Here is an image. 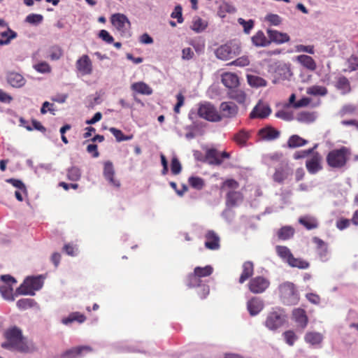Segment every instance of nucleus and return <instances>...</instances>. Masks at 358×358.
<instances>
[{
  "instance_id": "obj_28",
  "label": "nucleus",
  "mask_w": 358,
  "mask_h": 358,
  "mask_svg": "<svg viewBox=\"0 0 358 358\" xmlns=\"http://www.w3.org/2000/svg\"><path fill=\"white\" fill-rule=\"evenodd\" d=\"M131 89L136 93L143 95H150L152 94V89L144 82H136L131 85Z\"/></svg>"
},
{
  "instance_id": "obj_58",
  "label": "nucleus",
  "mask_w": 358,
  "mask_h": 358,
  "mask_svg": "<svg viewBox=\"0 0 358 358\" xmlns=\"http://www.w3.org/2000/svg\"><path fill=\"white\" fill-rule=\"evenodd\" d=\"M238 22L241 25L243 26L244 32L245 34H249L254 27V21L252 20L245 21L243 18H238Z\"/></svg>"
},
{
  "instance_id": "obj_24",
  "label": "nucleus",
  "mask_w": 358,
  "mask_h": 358,
  "mask_svg": "<svg viewBox=\"0 0 358 358\" xmlns=\"http://www.w3.org/2000/svg\"><path fill=\"white\" fill-rule=\"evenodd\" d=\"M7 80L13 87H21L25 84L24 77L16 72H10L7 76Z\"/></svg>"
},
{
  "instance_id": "obj_14",
  "label": "nucleus",
  "mask_w": 358,
  "mask_h": 358,
  "mask_svg": "<svg viewBox=\"0 0 358 358\" xmlns=\"http://www.w3.org/2000/svg\"><path fill=\"white\" fill-rule=\"evenodd\" d=\"M77 70L82 75H90L92 73V62L87 55H83L76 63Z\"/></svg>"
},
{
  "instance_id": "obj_6",
  "label": "nucleus",
  "mask_w": 358,
  "mask_h": 358,
  "mask_svg": "<svg viewBox=\"0 0 358 358\" xmlns=\"http://www.w3.org/2000/svg\"><path fill=\"white\" fill-rule=\"evenodd\" d=\"M111 23L122 36H130L131 23L126 15L116 13L111 17Z\"/></svg>"
},
{
  "instance_id": "obj_29",
  "label": "nucleus",
  "mask_w": 358,
  "mask_h": 358,
  "mask_svg": "<svg viewBox=\"0 0 358 358\" xmlns=\"http://www.w3.org/2000/svg\"><path fill=\"white\" fill-rule=\"evenodd\" d=\"M297 61L305 68L310 71H315L317 68L315 60L308 55H301L297 57Z\"/></svg>"
},
{
  "instance_id": "obj_49",
  "label": "nucleus",
  "mask_w": 358,
  "mask_h": 358,
  "mask_svg": "<svg viewBox=\"0 0 358 358\" xmlns=\"http://www.w3.org/2000/svg\"><path fill=\"white\" fill-rule=\"evenodd\" d=\"M35 303L32 299H21L17 301V306L19 309L26 310L33 307Z\"/></svg>"
},
{
  "instance_id": "obj_46",
  "label": "nucleus",
  "mask_w": 358,
  "mask_h": 358,
  "mask_svg": "<svg viewBox=\"0 0 358 358\" xmlns=\"http://www.w3.org/2000/svg\"><path fill=\"white\" fill-rule=\"evenodd\" d=\"M188 182L192 188L198 190L203 189L205 185L203 179L198 176L189 177L188 179Z\"/></svg>"
},
{
  "instance_id": "obj_59",
  "label": "nucleus",
  "mask_w": 358,
  "mask_h": 358,
  "mask_svg": "<svg viewBox=\"0 0 358 358\" xmlns=\"http://www.w3.org/2000/svg\"><path fill=\"white\" fill-rule=\"evenodd\" d=\"M182 169L180 162L176 157L171 159V170L173 175H178L180 173Z\"/></svg>"
},
{
  "instance_id": "obj_19",
  "label": "nucleus",
  "mask_w": 358,
  "mask_h": 358,
  "mask_svg": "<svg viewBox=\"0 0 358 358\" xmlns=\"http://www.w3.org/2000/svg\"><path fill=\"white\" fill-rule=\"evenodd\" d=\"M268 36L269 41L277 44H282L288 42L290 40L289 35L286 33H282L277 30L268 29Z\"/></svg>"
},
{
  "instance_id": "obj_60",
  "label": "nucleus",
  "mask_w": 358,
  "mask_h": 358,
  "mask_svg": "<svg viewBox=\"0 0 358 358\" xmlns=\"http://www.w3.org/2000/svg\"><path fill=\"white\" fill-rule=\"evenodd\" d=\"M273 180L277 182H282L287 178V174L282 169H277L273 174Z\"/></svg>"
},
{
  "instance_id": "obj_30",
  "label": "nucleus",
  "mask_w": 358,
  "mask_h": 358,
  "mask_svg": "<svg viewBox=\"0 0 358 358\" xmlns=\"http://www.w3.org/2000/svg\"><path fill=\"white\" fill-rule=\"evenodd\" d=\"M252 43L257 47H264L271 43V41L266 38L262 31H258L252 37Z\"/></svg>"
},
{
  "instance_id": "obj_2",
  "label": "nucleus",
  "mask_w": 358,
  "mask_h": 358,
  "mask_svg": "<svg viewBox=\"0 0 358 358\" xmlns=\"http://www.w3.org/2000/svg\"><path fill=\"white\" fill-rule=\"evenodd\" d=\"M350 154L349 149L345 146L332 150L327 155V163L333 169H341L346 165Z\"/></svg>"
},
{
  "instance_id": "obj_27",
  "label": "nucleus",
  "mask_w": 358,
  "mask_h": 358,
  "mask_svg": "<svg viewBox=\"0 0 358 358\" xmlns=\"http://www.w3.org/2000/svg\"><path fill=\"white\" fill-rule=\"evenodd\" d=\"M85 320L86 317L84 314L80 312H73L70 313L68 317L62 318V322L65 325H68L74 322L82 324Z\"/></svg>"
},
{
  "instance_id": "obj_62",
  "label": "nucleus",
  "mask_w": 358,
  "mask_h": 358,
  "mask_svg": "<svg viewBox=\"0 0 358 358\" xmlns=\"http://www.w3.org/2000/svg\"><path fill=\"white\" fill-rule=\"evenodd\" d=\"M210 293L209 286L205 284H201L199 287L197 294L201 299H206Z\"/></svg>"
},
{
  "instance_id": "obj_1",
  "label": "nucleus",
  "mask_w": 358,
  "mask_h": 358,
  "mask_svg": "<svg viewBox=\"0 0 358 358\" xmlns=\"http://www.w3.org/2000/svg\"><path fill=\"white\" fill-rule=\"evenodd\" d=\"M6 341L1 343V347L5 349L15 350L22 352H27L29 348L27 342L22 336V331L17 327L8 329L4 332Z\"/></svg>"
},
{
  "instance_id": "obj_31",
  "label": "nucleus",
  "mask_w": 358,
  "mask_h": 358,
  "mask_svg": "<svg viewBox=\"0 0 358 358\" xmlns=\"http://www.w3.org/2000/svg\"><path fill=\"white\" fill-rule=\"evenodd\" d=\"M227 94L229 98L236 101L239 103H243L246 99L245 93L238 87L229 90Z\"/></svg>"
},
{
  "instance_id": "obj_61",
  "label": "nucleus",
  "mask_w": 358,
  "mask_h": 358,
  "mask_svg": "<svg viewBox=\"0 0 358 358\" xmlns=\"http://www.w3.org/2000/svg\"><path fill=\"white\" fill-rule=\"evenodd\" d=\"M34 69L36 71L40 73H50L51 71V67L50 65L45 62H43L41 63H38L34 66Z\"/></svg>"
},
{
  "instance_id": "obj_63",
  "label": "nucleus",
  "mask_w": 358,
  "mask_h": 358,
  "mask_svg": "<svg viewBox=\"0 0 358 358\" xmlns=\"http://www.w3.org/2000/svg\"><path fill=\"white\" fill-rule=\"evenodd\" d=\"M171 16L173 18H176L178 23H182L183 22L182 7L180 5L176 6Z\"/></svg>"
},
{
  "instance_id": "obj_20",
  "label": "nucleus",
  "mask_w": 358,
  "mask_h": 358,
  "mask_svg": "<svg viewBox=\"0 0 358 358\" xmlns=\"http://www.w3.org/2000/svg\"><path fill=\"white\" fill-rule=\"evenodd\" d=\"M220 110L223 117L231 118L237 115L238 108L233 102H222L220 105Z\"/></svg>"
},
{
  "instance_id": "obj_16",
  "label": "nucleus",
  "mask_w": 358,
  "mask_h": 358,
  "mask_svg": "<svg viewBox=\"0 0 358 358\" xmlns=\"http://www.w3.org/2000/svg\"><path fill=\"white\" fill-rule=\"evenodd\" d=\"M92 351L90 346H78L65 351L57 358H78L83 353H88Z\"/></svg>"
},
{
  "instance_id": "obj_33",
  "label": "nucleus",
  "mask_w": 358,
  "mask_h": 358,
  "mask_svg": "<svg viewBox=\"0 0 358 358\" xmlns=\"http://www.w3.org/2000/svg\"><path fill=\"white\" fill-rule=\"evenodd\" d=\"M305 341L306 343L312 345H320L322 340L323 336L321 334L317 332H308L305 335Z\"/></svg>"
},
{
  "instance_id": "obj_37",
  "label": "nucleus",
  "mask_w": 358,
  "mask_h": 358,
  "mask_svg": "<svg viewBox=\"0 0 358 358\" xmlns=\"http://www.w3.org/2000/svg\"><path fill=\"white\" fill-rule=\"evenodd\" d=\"M291 267H296L300 269H306L310 266V264L303 259L295 258L294 255L287 263Z\"/></svg>"
},
{
  "instance_id": "obj_5",
  "label": "nucleus",
  "mask_w": 358,
  "mask_h": 358,
  "mask_svg": "<svg viewBox=\"0 0 358 358\" xmlns=\"http://www.w3.org/2000/svg\"><path fill=\"white\" fill-rule=\"evenodd\" d=\"M42 286L43 282L39 277H28L16 289V292L22 295H34V291L40 289Z\"/></svg>"
},
{
  "instance_id": "obj_40",
  "label": "nucleus",
  "mask_w": 358,
  "mask_h": 358,
  "mask_svg": "<svg viewBox=\"0 0 358 358\" xmlns=\"http://www.w3.org/2000/svg\"><path fill=\"white\" fill-rule=\"evenodd\" d=\"M308 94L313 96H325L328 90L325 87L320 85H313L307 89Z\"/></svg>"
},
{
  "instance_id": "obj_36",
  "label": "nucleus",
  "mask_w": 358,
  "mask_h": 358,
  "mask_svg": "<svg viewBox=\"0 0 358 358\" xmlns=\"http://www.w3.org/2000/svg\"><path fill=\"white\" fill-rule=\"evenodd\" d=\"M0 36V45H7L12 39L17 37V33L8 28L6 31L1 32Z\"/></svg>"
},
{
  "instance_id": "obj_45",
  "label": "nucleus",
  "mask_w": 358,
  "mask_h": 358,
  "mask_svg": "<svg viewBox=\"0 0 358 358\" xmlns=\"http://www.w3.org/2000/svg\"><path fill=\"white\" fill-rule=\"evenodd\" d=\"M249 136L248 132L242 129L234 135V140L237 144L243 146L245 145Z\"/></svg>"
},
{
  "instance_id": "obj_13",
  "label": "nucleus",
  "mask_w": 358,
  "mask_h": 358,
  "mask_svg": "<svg viewBox=\"0 0 358 358\" xmlns=\"http://www.w3.org/2000/svg\"><path fill=\"white\" fill-rule=\"evenodd\" d=\"M271 109L267 104H265L262 101H259L250 113V118L264 119L266 118L271 114Z\"/></svg>"
},
{
  "instance_id": "obj_32",
  "label": "nucleus",
  "mask_w": 358,
  "mask_h": 358,
  "mask_svg": "<svg viewBox=\"0 0 358 358\" xmlns=\"http://www.w3.org/2000/svg\"><path fill=\"white\" fill-rule=\"evenodd\" d=\"M275 252L278 256L287 263L289 262L293 256L290 250L287 247L283 245H277L275 247Z\"/></svg>"
},
{
  "instance_id": "obj_55",
  "label": "nucleus",
  "mask_w": 358,
  "mask_h": 358,
  "mask_svg": "<svg viewBox=\"0 0 358 358\" xmlns=\"http://www.w3.org/2000/svg\"><path fill=\"white\" fill-rule=\"evenodd\" d=\"M283 336L285 342L290 346H292L297 339L296 335L292 330L285 331L283 333Z\"/></svg>"
},
{
  "instance_id": "obj_12",
  "label": "nucleus",
  "mask_w": 358,
  "mask_h": 358,
  "mask_svg": "<svg viewBox=\"0 0 358 358\" xmlns=\"http://www.w3.org/2000/svg\"><path fill=\"white\" fill-rule=\"evenodd\" d=\"M103 174L110 185L115 188L120 187V182L115 178V169L111 162L107 161L104 163Z\"/></svg>"
},
{
  "instance_id": "obj_38",
  "label": "nucleus",
  "mask_w": 358,
  "mask_h": 358,
  "mask_svg": "<svg viewBox=\"0 0 358 358\" xmlns=\"http://www.w3.org/2000/svg\"><path fill=\"white\" fill-rule=\"evenodd\" d=\"M247 78L249 85L252 87H264L267 84L266 80L257 76L249 75Z\"/></svg>"
},
{
  "instance_id": "obj_35",
  "label": "nucleus",
  "mask_w": 358,
  "mask_h": 358,
  "mask_svg": "<svg viewBox=\"0 0 358 358\" xmlns=\"http://www.w3.org/2000/svg\"><path fill=\"white\" fill-rule=\"evenodd\" d=\"M299 222L308 230L316 229L318 227V222L317 220L313 217H301L299 218Z\"/></svg>"
},
{
  "instance_id": "obj_39",
  "label": "nucleus",
  "mask_w": 358,
  "mask_h": 358,
  "mask_svg": "<svg viewBox=\"0 0 358 358\" xmlns=\"http://www.w3.org/2000/svg\"><path fill=\"white\" fill-rule=\"evenodd\" d=\"M63 55V50L57 45L50 47L48 50V57L52 60H58Z\"/></svg>"
},
{
  "instance_id": "obj_22",
  "label": "nucleus",
  "mask_w": 358,
  "mask_h": 358,
  "mask_svg": "<svg viewBox=\"0 0 358 358\" xmlns=\"http://www.w3.org/2000/svg\"><path fill=\"white\" fill-rule=\"evenodd\" d=\"M242 273L238 282L241 284L245 282L254 274V264L250 261L245 262L242 266Z\"/></svg>"
},
{
  "instance_id": "obj_51",
  "label": "nucleus",
  "mask_w": 358,
  "mask_h": 358,
  "mask_svg": "<svg viewBox=\"0 0 358 358\" xmlns=\"http://www.w3.org/2000/svg\"><path fill=\"white\" fill-rule=\"evenodd\" d=\"M81 176L80 170L77 167H71L68 169L67 178L72 181H77L80 179Z\"/></svg>"
},
{
  "instance_id": "obj_18",
  "label": "nucleus",
  "mask_w": 358,
  "mask_h": 358,
  "mask_svg": "<svg viewBox=\"0 0 358 358\" xmlns=\"http://www.w3.org/2000/svg\"><path fill=\"white\" fill-rule=\"evenodd\" d=\"M222 83L229 89V91L236 88L239 85V79L237 75L231 72H226L222 74Z\"/></svg>"
},
{
  "instance_id": "obj_43",
  "label": "nucleus",
  "mask_w": 358,
  "mask_h": 358,
  "mask_svg": "<svg viewBox=\"0 0 358 358\" xmlns=\"http://www.w3.org/2000/svg\"><path fill=\"white\" fill-rule=\"evenodd\" d=\"M294 230L291 227H283L278 231V236L280 240H287L294 236Z\"/></svg>"
},
{
  "instance_id": "obj_11",
  "label": "nucleus",
  "mask_w": 358,
  "mask_h": 358,
  "mask_svg": "<svg viewBox=\"0 0 358 358\" xmlns=\"http://www.w3.org/2000/svg\"><path fill=\"white\" fill-rule=\"evenodd\" d=\"M310 155V158L306 162V167L310 174H315L322 169V157L318 152L314 150Z\"/></svg>"
},
{
  "instance_id": "obj_57",
  "label": "nucleus",
  "mask_w": 358,
  "mask_h": 358,
  "mask_svg": "<svg viewBox=\"0 0 358 358\" xmlns=\"http://www.w3.org/2000/svg\"><path fill=\"white\" fill-rule=\"evenodd\" d=\"M250 64V60L248 57L243 56L237 58L236 59L232 61L231 62L229 63L228 65L229 66H237L241 67H244Z\"/></svg>"
},
{
  "instance_id": "obj_42",
  "label": "nucleus",
  "mask_w": 358,
  "mask_h": 358,
  "mask_svg": "<svg viewBox=\"0 0 358 358\" xmlns=\"http://www.w3.org/2000/svg\"><path fill=\"white\" fill-rule=\"evenodd\" d=\"M202 280L199 278L194 272L187 275L186 280V285L189 288L199 287L201 285Z\"/></svg>"
},
{
  "instance_id": "obj_53",
  "label": "nucleus",
  "mask_w": 358,
  "mask_h": 358,
  "mask_svg": "<svg viewBox=\"0 0 358 358\" xmlns=\"http://www.w3.org/2000/svg\"><path fill=\"white\" fill-rule=\"evenodd\" d=\"M206 27L207 24L201 18L198 17L193 21L192 29L196 32H201L203 31Z\"/></svg>"
},
{
  "instance_id": "obj_54",
  "label": "nucleus",
  "mask_w": 358,
  "mask_h": 358,
  "mask_svg": "<svg viewBox=\"0 0 358 358\" xmlns=\"http://www.w3.org/2000/svg\"><path fill=\"white\" fill-rule=\"evenodd\" d=\"M297 119L301 122H312L315 120V115L311 112H301Z\"/></svg>"
},
{
  "instance_id": "obj_26",
  "label": "nucleus",
  "mask_w": 358,
  "mask_h": 358,
  "mask_svg": "<svg viewBox=\"0 0 358 358\" xmlns=\"http://www.w3.org/2000/svg\"><path fill=\"white\" fill-rule=\"evenodd\" d=\"M335 87L343 94H347L351 92V86L349 80L344 76L338 77Z\"/></svg>"
},
{
  "instance_id": "obj_7",
  "label": "nucleus",
  "mask_w": 358,
  "mask_h": 358,
  "mask_svg": "<svg viewBox=\"0 0 358 358\" xmlns=\"http://www.w3.org/2000/svg\"><path fill=\"white\" fill-rule=\"evenodd\" d=\"M270 286V281L263 276L252 278L248 285V289L253 294H262Z\"/></svg>"
},
{
  "instance_id": "obj_50",
  "label": "nucleus",
  "mask_w": 358,
  "mask_h": 358,
  "mask_svg": "<svg viewBox=\"0 0 358 358\" xmlns=\"http://www.w3.org/2000/svg\"><path fill=\"white\" fill-rule=\"evenodd\" d=\"M6 182L7 183L11 184L13 187H16L17 189H20L23 193L27 194V190L26 186L22 180L15 178H8L6 180Z\"/></svg>"
},
{
  "instance_id": "obj_4",
  "label": "nucleus",
  "mask_w": 358,
  "mask_h": 358,
  "mask_svg": "<svg viewBox=\"0 0 358 358\" xmlns=\"http://www.w3.org/2000/svg\"><path fill=\"white\" fill-rule=\"evenodd\" d=\"M279 292L282 303L287 306L295 305L298 303L299 297L294 285L286 282L279 287Z\"/></svg>"
},
{
  "instance_id": "obj_52",
  "label": "nucleus",
  "mask_w": 358,
  "mask_h": 358,
  "mask_svg": "<svg viewBox=\"0 0 358 358\" xmlns=\"http://www.w3.org/2000/svg\"><path fill=\"white\" fill-rule=\"evenodd\" d=\"M317 148V144H315L313 148H309L308 150L297 151L294 154L293 157L294 159L305 158L308 155H310L312 153H313V150H315Z\"/></svg>"
},
{
  "instance_id": "obj_10",
  "label": "nucleus",
  "mask_w": 358,
  "mask_h": 358,
  "mask_svg": "<svg viewBox=\"0 0 358 358\" xmlns=\"http://www.w3.org/2000/svg\"><path fill=\"white\" fill-rule=\"evenodd\" d=\"M229 158V154L227 152H220L214 148L209 149L206 151L205 159L210 165H220L224 159Z\"/></svg>"
},
{
  "instance_id": "obj_47",
  "label": "nucleus",
  "mask_w": 358,
  "mask_h": 358,
  "mask_svg": "<svg viewBox=\"0 0 358 358\" xmlns=\"http://www.w3.org/2000/svg\"><path fill=\"white\" fill-rule=\"evenodd\" d=\"M109 131L113 134L118 142L128 141L131 139L133 137L132 135L125 136L121 130L115 127L110 128Z\"/></svg>"
},
{
  "instance_id": "obj_25",
  "label": "nucleus",
  "mask_w": 358,
  "mask_h": 358,
  "mask_svg": "<svg viewBox=\"0 0 358 358\" xmlns=\"http://www.w3.org/2000/svg\"><path fill=\"white\" fill-rule=\"evenodd\" d=\"M292 316L294 321L302 328L306 327L308 324V317L306 311L301 308H296L292 312Z\"/></svg>"
},
{
  "instance_id": "obj_17",
  "label": "nucleus",
  "mask_w": 358,
  "mask_h": 358,
  "mask_svg": "<svg viewBox=\"0 0 358 358\" xmlns=\"http://www.w3.org/2000/svg\"><path fill=\"white\" fill-rule=\"evenodd\" d=\"M264 307V304L263 300L258 297H252L247 302V309L252 316L259 314L263 310Z\"/></svg>"
},
{
  "instance_id": "obj_56",
  "label": "nucleus",
  "mask_w": 358,
  "mask_h": 358,
  "mask_svg": "<svg viewBox=\"0 0 358 358\" xmlns=\"http://www.w3.org/2000/svg\"><path fill=\"white\" fill-rule=\"evenodd\" d=\"M0 292L5 299L9 301L14 300V297L13 296V289L11 287L7 286H1Z\"/></svg>"
},
{
  "instance_id": "obj_21",
  "label": "nucleus",
  "mask_w": 358,
  "mask_h": 358,
  "mask_svg": "<svg viewBox=\"0 0 358 358\" xmlns=\"http://www.w3.org/2000/svg\"><path fill=\"white\" fill-rule=\"evenodd\" d=\"M243 199V196L241 192L229 190L226 195V205L228 207H234Z\"/></svg>"
},
{
  "instance_id": "obj_64",
  "label": "nucleus",
  "mask_w": 358,
  "mask_h": 358,
  "mask_svg": "<svg viewBox=\"0 0 358 358\" xmlns=\"http://www.w3.org/2000/svg\"><path fill=\"white\" fill-rule=\"evenodd\" d=\"M43 20V16L39 14H29L26 17V22L30 24H38Z\"/></svg>"
},
{
  "instance_id": "obj_9",
  "label": "nucleus",
  "mask_w": 358,
  "mask_h": 358,
  "mask_svg": "<svg viewBox=\"0 0 358 358\" xmlns=\"http://www.w3.org/2000/svg\"><path fill=\"white\" fill-rule=\"evenodd\" d=\"M198 115L199 117L211 122H218L222 119L217 109L210 103L201 105L198 110Z\"/></svg>"
},
{
  "instance_id": "obj_3",
  "label": "nucleus",
  "mask_w": 358,
  "mask_h": 358,
  "mask_svg": "<svg viewBox=\"0 0 358 358\" xmlns=\"http://www.w3.org/2000/svg\"><path fill=\"white\" fill-rule=\"evenodd\" d=\"M287 315L283 309L280 308H273L265 320V326L270 330H277L287 322Z\"/></svg>"
},
{
  "instance_id": "obj_44",
  "label": "nucleus",
  "mask_w": 358,
  "mask_h": 358,
  "mask_svg": "<svg viewBox=\"0 0 358 358\" xmlns=\"http://www.w3.org/2000/svg\"><path fill=\"white\" fill-rule=\"evenodd\" d=\"M313 242L316 245L317 250L320 251V255L325 256L327 253V244L317 236L313 238Z\"/></svg>"
},
{
  "instance_id": "obj_8",
  "label": "nucleus",
  "mask_w": 358,
  "mask_h": 358,
  "mask_svg": "<svg viewBox=\"0 0 358 358\" xmlns=\"http://www.w3.org/2000/svg\"><path fill=\"white\" fill-rule=\"evenodd\" d=\"M239 49L238 45H232L231 43H226L217 48L215 53L218 59L228 60L238 55L240 52Z\"/></svg>"
},
{
  "instance_id": "obj_23",
  "label": "nucleus",
  "mask_w": 358,
  "mask_h": 358,
  "mask_svg": "<svg viewBox=\"0 0 358 358\" xmlns=\"http://www.w3.org/2000/svg\"><path fill=\"white\" fill-rule=\"evenodd\" d=\"M259 135L264 140L272 141L280 136V132L272 127H266L259 131Z\"/></svg>"
},
{
  "instance_id": "obj_15",
  "label": "nucleus",
  "mask_w": 358,
  "mask_h": 358,
  "mask_svg": "<svg viewBox=\"0 0 358 358\" xmlns=\"http://www.w3.org/2000/svg\"><path fill=\"white\" fill-rule=\"evenodd\" d=\"M205 247L211 250H217L220 248L219 236L213 230H209L205 234Z\"/></svg>"
},
{
  "instance_id": "obj_34",
  "label": "nucleus",
  "mask_w": 358,
  "mask_h": 358,
  "mask_svg": "<svg viewBox=\"0 0 358 358\" xmlns=\"http://www.w3.org/2000/svg\"><path fill=\"white\" fill-rule=\"evenodd\" d=\"M308 143V141L303 139L299 135L294 134L291 136L287 141V146L289 148H295L301 147Z\"/></svg>"
},
{
  "instance_id": "obj_41",
  "label": "nucleus",
  "mask_w": 358,
  "mask_h": 358,
  "mask_svg": "<svg viewBox=\"0 0 358 358\" xmlns=\"http://www.w3.org/2000/svg\"><path fill=\"white\" fill-rule=\"evenodd\" d=\"M213 268L210 265L204 267L196 266L194 269V273L200 278L210 275L213 273Z\"/></svg>"
},
{
  "instance_id": "obj_48",
  "label": "nucleus",
  "mask_w": 358,
  "mask_h": 358,
  "mask_svg": "<svg viewBox=\"0 0 358 358\" xmlns=\"http://www.w3.org/2000/svg\"><path fill=\"white\" fill-rule=\"evenodd\" d=\"M239 187V183L234 179H227L224 182H222L221 185V190H233L238 189Z\"/></svg>"
}]
</instances>
